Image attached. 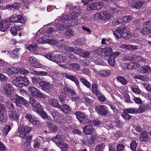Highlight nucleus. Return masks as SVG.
Here are the masks:
<instances>
[{"label":"nucleus","mask_w":151,"mask_h":151,"mask_svg":"<svg viewBox=\"0 0 151 151\" xmlns=\"http://www.w3.org/2000/svg\"><path fill=\"white\" fill-rule=\"evenodd\" d=\"M70 16L69 18H71L70 20L68 19L67 17H69L67 15L65 16V17H64L63 19H61L59 18V19H56L55 21L56 22H58V24L55 26L54 29H53L52 27L48 28L46 31L47 32L51 33L53 32L63 30L67 27L69 26L68 24L71 22H72L74 20V22H76V19L78 17L77 13L76 12L72 13Z\"/></svg>","instance_id":"obj_1"},{"label":"nucleus","mask_w":151,"mask_h":151,"mask_svg":"<svg viewBox=\"0 0 151 151\" xmlns=\"http://www.w3.org/2000/svg\"><path fill=\"white\" fill-rule=\"evenodd\" d=\"M45 56L47 59L56 63L58 65H60L61 63H65V57L61 55L50 53L46 55Z\"/></svg>","instance_id":"obj_2"},{"label":"nucleus","mask_w":151,"mask_h":151,"mask_svg":"<svg viewBox=\"0 0 151 151\" xmlns=\"http://www.w3.org/2000/svg\"><path fill=\"white\" fill-rule=\"evenodd\" d=\"M40 86L43 90L50 95H52L56 92L55 87L49 82L45 81H41L40 82Z\"/></svg>","instance_id":"obj_3"},{"label":"nucleus","mask_w":151,"mask_h":151,"mask_svg":"<svg viewBox=\"0 0 151 151\" xmlns=\"http://www.w3.org/2000/svg\"><path fill=\"white\" fill-rule=\"evenodd\" d=\"M115 12V9L107 6L106 9L105 11L101 12L102 20H106L111 19L113 17L112 14Z\"/></svg>","instance_id":"obj_4"},{"label":"nucleus","mask_w":151,"mask_h":151,"mask_svg":"<svg viewBox=\"0 0 151 151\" xmlns=\"http://www.w3.org/2000/svg\"><path fill=\"white\" fill-rule=\"evenodd\" d=\"M112 51L111 48L109 47L104 48H99L94 51V53L101 57L109 56Z\"/></svg>","instance_id":"obj_5"},{"label":"nucleus","mask_w":151,"mask_h":151,"mask_svg":"<svg viewBox=\"0 0 151 151\" xmlns=\"http://www.w3.org/2000/svg\"><path fill=\"white\" fill-rule=\"evenodd\" d=\"M32 128L27 126L22 125L20 126L18 129L20 137L23 139H25L31 131Z\"/></svg>","instance_id":"obj_6"},{"label":"nucleus","mask_w":151,"mask_h":151,"mask_svg":"<svg viewBox=\"0 0 151 151\" xmlns=\"http://www.w3.org/2000/svg\"><path fill=\"white\" fill-rule=\"evenodd\" d=\"M77 119L81 123H88L90 121L88 115L84 113L78 111L74 114Z\"/></svg>","instance_id":"obj_7"},{"label":"nucleus","mask_w":151,"mask_h":151,"mask_svg":"<svg viewBox=\"0 0 151 151\" xmlns=\"http://www.w3.org/2000/svg\"><path fill=\"white\" fill-rule=\"evenodd\" d=\"M96 111L101 115H106L108 113V110L107 107L104 105H97L95 108Z\"/></svg>","instance_id":"obj_8"},{"label":"nucleus","mask_w":151,"mask_h":151,"mask_svg":"<svg viewBox=\"0 0 151 151\" xmlns=\"http://www.w3.org/2000/svg\"><path fill=\"white\" fill-rule=\"evenodd\" d=\"M10 21L13 23H24L25 22V19L21 15H13L10 17Z\"/></svg>","instance_id":"obj_9"},{"label":"nucleus","mask_w":151,"mask_h":151,"mask_svg":"<svg viewBox=\"0 0 151 151\" xmlns=\"http://www.w3.org/2000/svg\"><path fill=\"white\" fill-rule=\"evenodd\" d=\"M28 89L29 92L34 97L37 98H42L43 97V95L34 87L29 86L28 88Z\"/></svg>","instance_id":"obj_10"},{"label":"nucleus","mask_w":151,"mask_h":151,"mask_svg":"<svg viewBox=\"0 0 151 151\" xmlns=\"http://www.w3.org/2000/svg\"><path fill=\"white\" fill-rule=\"evenodd\" d=\"M128 58L127 57H125L126 60L130 61V60H133L134 61H136L137 62H145L146 61V59L144 58L142 56H139L137 55H133L131 57V58L128 57Z\"/></svg>","instance_id":"obj_11"},{"label":"nucleus","mask_w":151,"mask_h":151,"mask_svg":"<svg viewBox=\"0 0 151 151\" xmlns=\"http://www.w3.org/2000/svg\"><path fill=\"white\" fill-rule=\"evenodd\" d=\"M30 102L36 111L39 109L42 108V106L40 105V104L33 98H30Z\"/></svg>","instance_id":"obj_12"},{"label":"nucleus","mask_w":151,"mask_h":151,"mask_svg":"<svg viewBox=\"0 0 151 151\" xmlns=\"http://www.w3.org/2000/svg\"><path fill=\"white\" fill-rule=\"evenodd\" d=\"M25 118L27 120L32 124L33 125H35L37 124L38 121L37 118L30 114H27L25 116Z\"/></svg>","instance_id":"obj_13"},{"label":"nucleus","mask_w":151,"mask_h":151,"mask_svg":"<svg viewBox=\"0 0 151 151\" xmlns=\"http://www.w3.org/2000/svg\"><path fill=\"white\" fill-rule=\"evenodd\" d=\"M9 27V23L8 21L3 20L0 22V30L4 32Z\"/></svg>","instance_id":"obj_14"},{"label":"nucleus","mask_w":151,"mask_h":151,"mask_svg":"<svg viewBox=\"0 0 151 151\" xmlns=\"http://www.w3.org/2000/svg\"><path fill=\"white\" fill-rule=\"evenodd\" d=\"M4 89L5 93L8 96H11L14 93L13 88L9 84H6L4 87Z\"/></svg>","instance_id":"obj_15"},{"label":"nucleus","mask_w":151,"mask_h":151,"mask_svg":"<svg viewBox=\"0 0 151 151\" xmlns=\"http://www.w3.org/2000/svg\"><path fill=\"white\" fill-rule=\"evenodd\" d=\"M145 25L142 31H141V33L145 35H148L151 32V29H150V25L148 24V22H145L144 23Z\"/></svg>","instance_id":"obj_16"},{"label":"nucleus","mask_w":151,"mask_h":151,"mask_svg":"<svg viewBox=\"0 0 151 151\" xmlns=\"http://www.w3.org/2000/svg\"><path fill=\"white\" fill-rule=\"evenodd\" d=\"M19 70V68L12 67L6 69L4 71L8 75L12 76L18 73Z\"/></svg>","instance_id":"obj_17"},{"label":"nucleus","mask_w":151,"mask_h":151,"mask_svg":"<svg viewBox=\"0 0 151 151\" xmlns=\"http://www.w3.org/2000/svg\"><path fill=\"white\" fill-rule=\"evenodd\" d=\"M123 30V27L120 26L117 27L115 30L114 31L113 34L116 39H119L121 38H122Z\"/></svg>","instance_id":"obj_18"},{"label":"nucleus","mask_w":151,"mask_h":151,"mask_svg":"<svg viewBox=\"0 0 151 151\" xmlns=\"http://www.w3.org/2000/svg\"><path fill=\"white\" fill-rule=\"evenodd\" d=\"M77 54L79 55L80 56L84 58H88L90 55V52L88 51L83 50L81 49H80L78 48V50Z\"/></svg>","instance_id":"obj_19"},{"label":"nucleus","mask_w":151,"mask_h":151,"mask_svg":"<svg viewBox=\"0 0 151 151\" xmlns=\"http://www.w3.org/2000/svg\"><path fill=\"white\" fill-rule=\"evenodd\" d=\"M83 131L86 135L91 134L94 131V129L91 125L85 126L83 128Z\"/></svg>","instance_id":"obj_20"},{"label":"nucleus","mask_w":151,"mask_h":151,"mask_svg":"<svg viewBox=\"0 0 151 151\" xmlns=\"http://www.w3.org/2000/svg\"><path fill=\"white\" fill-rule=\"evenodd\" d=\"M138 71L142 74L148 73L151 72V69L148 65H144L140 67L138 69Z\"/></svg>","instance_id":"obj_21"},{"label":"nucleus","mask_w":151,"mask_h":151,"mask_svg":"<svg viewBox=\"0 0 151 151\" xmlns=\"http://www.w3.org/2000/svg\"><path fill=\"white\" fill-rule=\"evenodd\" d=\"M64 138V136L62 135H57L55 137L51 138V140L59 146L63 142Z\"/></svg>","instance_id":"obj_22"},{"label":"nucleus","mask_w":151,"mask_h":151,"mask_svg":"<svg viewBox=\"0 0 151 151\" xmlns=\"http://www.w3.org/2000/svg\"><path fill=\"white\" fill-rule=\"evenodd\" d=\"M48 103L51 106L53 107L58 109L60 107V105L56 99L54 98L49 99L48 101Z\"/></svg>","instance_id":"obj_23"},{"label":"nucleus","mask_w":151,"mask_h":151,"mask_svg":"<svg viewBox=\"0 0 151 151\" xmlns=\"http://www.w3.org/2000/svg\"><path fill=\"white\" fill-rule=\"evenodd\" d=\"M122 38L125 39L129 38L131 37V34L129 29L127 27H123Z\"/></svg>","instance_id":"obj_24"},{"label":"nucleus","mask_w":151,"mask_h":151,"mask_svg":"<svg viewBox=\"0 0 151 151\" xmlns=\"http://www.w3.org/2000/svg\"><path fill=\"white\" fill-rule=\"evenodd\" d=\"M18 79H19V80L20 81L21 84L19 86H20L22 87L29 85V81L26 77L19 76Z\"/></svg>","instance_id":"obj_25"},{"label":"nucleus","mask_w":151,"mask_h":151,"mask_svg":"<svg viewBox=\"0 0 151 151\" xmlns=\"http://www.w3.org/2000/svg\"><path fill=\"white\" fill-rule=\"evenodd\" d=\"M139 138L140 141L147 142L149 139V136L147 132L144 131L141 133Z\"/></svg>","instance_id":"obj_26"},{"label":"nucleus","mask_w":151,"mask_h":151,"mask_svg":"<svg viewBox=\"0 0 151 151\" xmlns=\"http://www.w3.org/2000/svg\"><path fill=\"white\" fill-rule=\"evenodd\" d=\"M58 109H60L65 114L70 113L71 111L69 106L65 104H63Z\"/></svg>","instance_id":"obj_27"},{"label":"nucleus","mask_w":151,"mask_h":151,"mask_svg":"<svg viewBox=\"0 0 151 151\" xmlns=\"http://www.w3.org/2000/svg\"><path fill=\"white\" fill-rule=\"evenodd\" d=\"M22 30V29L19 28V26L14 25L11 27L10 32L13 35L15 36L17 35L18 31H21Z\"/></svg>","instance_id":"obj_28"},{"label":"nucleus","mask_w":151,"mask_h":151,"mask_svg":"<svg viewBox=\"0 0 151 151\" xmlns=\"http://www.w3.org/2000/svg\"><path fill=\"white\" fill-rule=\"evenodd\" d=\"M10 118L14 119V120H17L19 116V114L18 112L14 111L10 112L9 114Z\"/></svg>","instance_id":"obj_29"},{"label":"nucleus","mask_w":151,"mask_h":151,"mask_svg":"<svg viewBox=\"0 0 151 151\" xmlns=\"http://www.w3.org/2000/svg\"><path fill=\"white\" fill-rule=\"evenodd\" d=\"M111 72L109 69L102 70L98 72V74L101 77H105L110 75Z\"/></svg>","instance_id":"obj_30"},{"label":"nucleus","mask_w":151,"mask_h":151,"mask_svg":"<svg viewBox=\"0 0 151 151\" xmlns=\"http://www.w3.org/2000/svg\"><path fill=\"white\" fill-rule=\"evenodd\" d=\"M48 127L50 130L52 132H56L58 130L57 127L55 124H52L50 122H47Z\"/></svg>","instance_id":"obj_31"},{"label":"nucleus","mask_w":151,"mask_h":151,"mask_svg":"<svg viewBox=\"0 0 151 151\" xmlns=\"http://www.w3.org/2000/svg\"><path fill=\"white\" fill-rule=\"evenodd\" d=\"M144 3L145 2L143 0H139L138 1L133 4L132 7L137 9H139L142 6Z\"/></svg>","instance_id":"obj_32"},{"label":"nucleus","mask_w":151,"mask_h":151,"mask_svg":"<svg viewBox=\"0 0 151 151\" xmlns=\"http://www.w3.org/2000/svg\"><path fill=\"white\" fill-rule=\"evenodd\" d=\"M64 49L67 52H73L77 54L78 50V47H76L74 48H73L72 47L66 46H65Z\"/></svg>","instance_id":"obj_33"},{"label":"nucleus","mask_w":151,"mask_h":151,"mask_svg":"<svg viewBox=\"0 0 151 151\" xmlns=\"http://www.w3.org/2000/svg\"><path fill=\"white\" fill-rule=\"evenodd\" d=\"M67 73H66V77L67 78L74 81L75 83L77 86H79V82L77 77L75 76H71L69 75H67Z\"/></svg>","instance_id":"obj_34"},{"label":"nucleus","mask_w":151,"mask_h":151,"mask_svg":"<svg viewBox=\"0 0 151 151\" xmlns=\"http://www.w3.org/2000/svg\"><path fill=\"white\" fill-rule=\"evenodd\" d=\"M92 91L93 93L97 95L98 94L100 93L101 92L98 90V86L96 84H93L92 86Z\"/></svg>","instance_id":"obj_35"},{"label":"nucleus","mask_w":151,"mask_h":151,"mask_svg":"<svg viewBox=\"0 0 151 151\" xmlns=\"http://www.w3.org/2000/svg\"><path fill=\"white\" fill-rule=\"evenodd\" d=\"M7 119V112H0V121L5 122Z\"/></svg>","instance_id":"obj_36"},{"label":"nucleus","mask_w":151,"mask_h":151,"mask_svg":"<svg viewBox=\"0 0 151 151\" xmlns=\"http://www.w3.org/2000/svg\"><path fill=\"white\" fill-rule=\"evenodd\" d=\"M42 109L43 108L39 109L36 111V112L44 118H48V116L47 114V113L43 110Z\"/></svg>","instance_id":"obj_37"},{"label":"nucleus","mask_w":151,"mask_h":151,"mask_svg":"<svg viewBox=\"0 0 151 151\" xmlns=\"http://www.w3.org/2000/svg\"><path fill=\"white\" fill-rule=\"evenodd\" d=\"M117 80L119 82L124 85H126L128 83L127 80L123 76H119Z\"/></svg>","instance_id":"obj_38"},{"label":"nucleus","mask_w":151,"mask_h":151,"mask_svg":"<svg viewBox=\"0 0 151 151\" xmlns=\"http://www.w3.org/2000/svg\"><path fill=\"white\" fill-rule=\"evenodd\" d=\"M51 114L55 121L58 122L60 119L61 115L59 112L54 111L51 112Z\"/></svg>","instance_id":"obj_39"},{"label":"nucleus","mask_w":151,"mask_h":151,"mask_svg":"<svg viewBox=\"0 0 151 151\" xmlns=\"http://www.w3.org/2000/svg\"><path fill=\"white\" fill-rule=\"evenodd\" d=\"M120 18L121 22L124 23H128L132 20V17L130 16H126Z\"/></svg>","instance_id":"obj_40"},{"label":"nucleus","mask_w":151,"mask_h":151,"mask_svg":"<svg viewBox=\"0 0 151 151\" xmlns=\"http://www.w3.org/2000/svg\"><path fill=\"white\" fill-rule=\"evenodd\" d=\"M20 50V48H16L14 50L10 53V55L11 57L15 58L18 57V53Z\"/></svg>","instance_id":"obj_41"},{"label":"nucleus","mask_w":151,"mask_h":151,"mask_svg":"<svg viewBox=\"0 0 151 151\" xmlns=\"http://www.w3.org/2000/svg\"><path fill=\"white\" fill-rule=\"evenodd\" d=\"M96 10H99L102 8L104 5V3L101 2H96L94 3Z\"/></svg>","instance_id":"obj_42"},{"label":"nucleus","mask_w":151,"mask_h":151,"mask_svg":"<svg viewBox=\"0 0 151 151\" xmlns=\"http://www.w3.org/2000/svg\"><path fill=\"white\" fill-rule=\"evenodd\" d=\"M19 77V76H17L16 77V79H14L12 81V82L13 84H14L16 86L21 88V86H19L20 84H21V82L19 80V79H18V78Z\"/></svg>","instance_id":"obj_43"},{"label":"nucleus","mask_w":151,"mask_h":151,"mask_svg":"<svg viewBox=\"0 0 151 151\" xmlns=\"http://www.w3.org/2000/svg\"><path fill=\"white\" fill-rule=\"evenodd\" d=\"M48 40L47 39L46 37L44 36H42L37 40V42L38 43H45L47 42Z\"/></svg>","instance_id":"obj_44"},{"label":"nucleus","mask_w":151,"mask_h":151,"mask_svg":"<svg viewBox=\"0 0 151 151\" xmlns=\"http://www.w3.org/2000/svg\"><path fill=\"white\" fill-rule=\"evenodd\" d=\"M80 80L88 88H90L91 84L87 80L83 78H80Z\"/></svg>","instance_id":"obj_45"},{"label":"nucleus","mask_w":151,"mask_h":151,"mask_svg":"<svg viewBox=\"0 0 151 151\" xmlns=\"http://www.w3.org/2000/svg\"><path fill=\"white\" fill-rule=\"evenodd\" d=\"M105 145L103 143H101L97 145L95 148V151H103L104 149Z\"/></svg>","instance_id":"obj_46"},{"label":"nucleus","mask_w":151,"mask_h":151,"mask_svg":"<svg viewBox=\"0 0 151 151\" xmlns=\"http://www.w3.org/2000/svg\"><path fill=\"white\" fill-rule=\"evenodd\" d=\"M37 45L35 43H33L31 45H28L27 47V49L30 51H34L37 48Z\"/></svg>","instance_id":"obj_47"},{"label":"nucleus","mask_w":151,"mask_h":151,"mask_svg":"<svg viewBox=\"0 0 151 151\" xmlns=\"http://www.w3.org/2000/svg\"><path fill=\"white\" fill-rule=\"evenodd\" d=\"M124 112H126L127 113L134 114L137 112V108H129L126 109L124 110Z\"/></svg>","instance_id":"obj_48"},{"label":"nucleus","mask_w":151,"mask_h":151,"mask_svg":"<svg viewBox=\"0 0 151 151\" xmlns=\"http://www.w3.org/2000/svg\"><path fill=\"white\" fill-rule=\"evenodd\" d=\"M137 145V143H136L135 140H132L130 145V147L131 150L133 151H135L136 149Z\"/></svg>","instance_id":"obj_49"},{"label":"nucleus","mask_w":151,"mask_h":151,"mask_svg":"<svg viewBox=\"0 0 151 151\" xmlns=\"http://www.w3.org/2000/svg\"><path fill=\"white\" fill-rule=\"evenodd\" d=\"M11 129V127L9 125L5 126L3 129V133L4 135L6 136L8 134Z\"/></svg>","instance_id":"obj_50"},{"label":"nucleus","mask_w":151,"mask_h":151,"mask_svg":"<svg viewBox=\"0 0 151 151\" xmlns=\"http://www.w3.org/2000/svg\"><path fill=\"white\" fill-rule=\"evenodd\" d=\"M69 65L73 69L78 71L79 70L80 68V65L77 63H71Z\"/></svg>","instance_id":"obj_51"},{"label":"nucleus","mask_w":151,"mask_h":151,"mask_svg":"<svg viewBox=\"0 0 151 151\" xmlns=\"http://www.w3.org/2000/svg\"><path fill=\"white\" fill-rule=\"evenodd\" d=\"M99 100L101 102H104L105 101L106 98L105 96L101 92L96 96Z\"/></svg>","instance_id":"obj_52"},{"label":"nucleus","mask_w":151,"mask_h":151,"mask_svg":"<svg viewBox=\"0 0 151 151\" xmlns=\"http://www.w3.org/2000/svg\"><path fill=\"white\" fill-rule=\"evenodd\" d=\"M131 88L132 91L136 94H139L141 92L137 86H135L134 87L132 86L131 87Z\"/></svg>","instance_id":"obj_53"},{"label":"nucleus","mask_w":151,"mask_h":151,"mask_svg":"<svg viewBox=\"0 0 151 151\" xmlns=\"http://www.w3.org/2000/svg\"><path fill=\"white\" fill-rule=\"evenodd\" d=\"M65 91L66 93L68 94L70 96L74 95L76 94V93L74 91L69 88H65Z\"/></svg>","instance_id":"obj_54"},{"label":"nucleus","mask_w":151,"mask_h":151,"mask_svg":"<svg viewBox=\"0 0 151 151\" xmlns=\"http://www.w3.org/2000/svg\"><path fill=\"white\" fill-rule=\"evenodd\" d=\"M66 98V93H61L59 96L60 101L61 103H65V101Z\"/></svg>","instance_id":"obj_55"},{"label":"nucleus","mask_w":151,"mask_h":151,"mask_svg":"<svg viewBox=\"0 0 151 151\" xmlns=\"http://www.w3.org/2000/svg\"><path fill=\"white\" fill-rule=\"evenodd\" d=\"M58 146L62 151H66L67 150L68 146L67 144L62 143L60 145Z\"/></svg>","instance_id":"obj_56"},{"label":"nucleus","mask_w":151,"mask_h":151,"mask_svg":"<svg viewBox=\"0 0 151 151\" xmlns=\"http://www.w3.org/2000/svg\"><path fill=\"white\" fill-rule=\"evenodd\" d=\"M129 65L131 68L130 69H136L140 66V65L138 63L133 62L129 63Z\"/></svg>","instance_id":"obj_57"},{"label":"nucleus","mask_w":151,"mask_h":151,"mask_svg":"<svg viewBox=\"0 0 151 151\" xmlns=\"http://www.w3.org/2000/svg\"><path fill=\"white\" fill-rule=\"evenodd\" d=\"M121 67L124 70L130 69L131 68L129 65V63H122L121 65Z\"/></svg>","instance_id":"obj_58"},{"label":"nucleus","mask_w":151,"mask_h":151,"mask_svg":"<svg viewBox=\"0 0 151 151\" xmlns=\"http://www.w3.org/2000/svg\"><path fill=\"white\" fill-rule=\"evenodd\" d=\"M137 112L139 113H141L144 111L145 110V107H144V104H142L139 107L138 109H137Z\"/></svg>","instance_id":"obj_59"},{"label":"nucleus","mask_w":151,"mask_h":151,"mask_svg":"<svg viewBox=\"0 0 151 151\" xmlns=\"http://www.w3.org/2000/svg\"><path fill=\"white\" fill-rule=\"evenodd\" d=\"M123 113L121 114V115L123 118L126 120H128L131 118V116L130 115L128 114L127 113L124 112V111H123Z\"/></svg>","instance_id":"obj_60"},{"label":"nucleus","mask_w":151,"mask_h":151,"mask_svg":"<svg viewBox=\"0 0 151 151\" xmlns=\"http://www.w3.org/2000/svg\"><path fill=\"white\" fill-rule=\"evenodd\" d=\"M37 60H38L36 59L34 57L32 56L29 57V63L35 65V63H36Z\"/></svg>","instance_id":"obj_61"},{"label":"nucleus","mask_w":151,"mask_h":151,"mask_svg":"<svg viewBox=\"0 0 151 151\" xmlns=\"http://www.w3.org/2000/svg\"><path fill=\"white\" fill-rule=\"evenodd\" d=\"M40 140L38 138L35 139L34 141L33 146L34 147H38L40 145Z\"/></svg>","instance_id":"obj_62"},{"label":"nucleus","mask_w":151,"mask_h":151,"mask_svg":"<svg viewBox=\"0 0 151 151\" xmlns=\"http://www.w3.org/2000/svg\"><path fill=\"white\" fill-rule=\"evenodd\" d=\"M65 34L66 36L71 37L73 35L74 32L71 29H69L66 31Z\"/></svg>","instance_id":"obj_63"},{"label":"nucleus","mask_w":151,"mask_h":151,"mask_svg":"<svg viewBox=\"0 0 151 151\" xmlns=\"http://www.w3.org/2000/svg\"><path fill=\"white\" fill-rule=\"evenodd\" d=\"M124 147L122 144H119L116 146V151H122L124 149Z\"/></svg>","instance_id":"obj_64"}]
</instances>
